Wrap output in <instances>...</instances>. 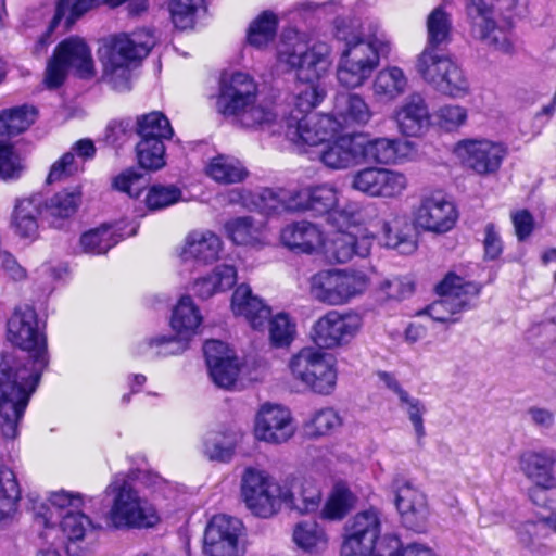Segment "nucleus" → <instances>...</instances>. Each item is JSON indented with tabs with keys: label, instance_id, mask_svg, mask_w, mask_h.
<instances>
[{
	"label": "nucleus",
	"instance_id": "28",
	"mask_svg": "<svg viewBox=\"0 0 556 556\" xmlns=\"http://www.w3.org/2000/svg\"><path fill=\"white\" fill-rule=\"evenodd\" d=\"M230 311L235 317L242 318L255 330H263L271 315L270 307L247 283L235 289L230 299Z\"/></svg>",
	"mask_w": 556,
	"mask_h": 556
},
{
	"label": "nucleus",
	"instance_id": "57",
	"mask_svg": "<svg viewBox=\"0 0 556 556\" xmlns=\"http://www.w3.org/2000/svg\"><path fill=\"white\" fill-rule=\"evenodd\" d=\"M433 117L440 128L454 131L466 124L468 110L459 104H444L435 110Z\"/></svg>",
	"mask_w": 556,
	"mask_h": 556
},
{
	"label": "nucleus",
	"instance_id": "44",
	"mask_svg": "<svg viewBox=\"0 0 556 556\" xmlns=\"http://www.w3.org/2000/svg\"><path fill=\"white\" fill-rule=\"evenodd\" d=\"M427 46L437 50V47L451 41L453 22L452 15L443 5L433 9L427 17Z\"/></svg>",
	"mask_w": 556,
	"mask_h": 556
},
{
	"label": "nucleus",
	"instance_id": "42",
	"mask_svg": "<svg viewBox=\"0 0 556 556\" xmlns=\"http://www.w3.org/2000/svg\"><path fill=\"white\" fill-rule=\"evenodd\" d=\"M37 111L29 105L14 106L0 112V139L8 140L29 128Z\"/></svg>",
	"mask_w": 556,
	"mask_h": 556
},
{
	"label": "nucleus",
	"instance_id": "36",
	"mask_svg": "<svg viewBox=\"0 0 556 556\" xmlns=\"http://www.w3.org/2000/svg\"><path fill=\"white\" fill-rule=\"evenodd\" d=\"M286 503L283 506L296 510L300 514H311L319 509L321 503V491L312 481H302L285 485Z\"/></svg>",
	"mask_w": 556,
	"mask_h": 556
},
{
	"label": "nucleus",
	"instance_id": "54",
	"mask_svg": "<svg viewBox=\"0 0 556 556\" xmlns=\"http://www.w3.org/2000/svg\"><path fill=\"white\" fill-rule=\"evenodd\" d=\"M99 3H101L100 0H59L55 13L50 21V29H55L64 17L67 26L72 25L76 18Z\"/></svg>",
	"mask_w": 556,
	"mask_h": 556
},
{
	"label": "nucleus",
	"instance_id": "16",
	"mask_svg": "<svg viewBox=\"0 0 556 556\" xmlns=\"http://www.w3.org/2000/svg\"><path fill=\"white\" fill-rule=\"evenodd\" d=\"M437 290L441 298L428 306L427 314L440 323H454L457 320L454 316L470 307L479 295L480 286L451 273Z\"/></svg>",
	"mask_w": 556,
	"mask_h": 556
},
{
	"label": "nucleus",
	"instance_id": "17",
	"mask_svg": "<svg viewBox=\"0 0 556 556\" xmlns=\"http://www.w3.org/2000/svg\"><path fill=\"white\" fill-rule=\"evenodd\" d=\"M454 152L468 169L488 177L500 172L508 155V147L500 140L467 138L456 143Z\"/></svg>",
	"mask_w": 556,
	"mask_h": 556
},
{
	"label": "nucleus",
	"instance_id": "13",
	"mask_svg": "<svg viewBox=\"0 0 556 556\" xmlns=\"http://www.w3.org/2000/svg\"><path fill=\"white\" fill-rule=\"evenodd\" d=\"M241 496L251 513L270 518L286 503L285 485L264 470L249 467L241 477Z\"/></svg>",
	"mask_w": 556,
	"mask_h": 556
},
{
	"label": "nucleus",
	"instance_id": "37",
	"mask_svg": "<svg viewBox=\"0 0 556 556\" xmlns=\"http://www.w3.org/2000/svg\"><path fill=\"white\" fill-rule=\"evenodd\" d=\"M41 203L42 201L39 195H31L16 201L13 212V226L20 237L35 238L37 236Z\"/></svg>",
	"mask_w": 556,
	"mask_h": 556
},
{
	"label": "nucleus",
	"instance_id": "6",
	"mask_svg": "<svg viewBox=\"0 0 556 556\" xmlns=\"http://www.w3.org/2000/svg\"><path fill=\"white\" fill-rule=\"evenodd\" d=\"M257 87L244 73H235L224 78L216 101L217 111L231 116L244 128H264L276 118L271 109L256 101Z\"/></svg>",
	"mask_w": 556,
	"mask_h": 556
},
{
	"label": "nucleus",
	"instance_id": "47",
	"mask_svg": "<svg viewBox=\"0 0 556 556\" xmlns=\"http://www.w3.org/2000/svg\"><path fill=\"white\" fill-rule=\"evenodd\" d=\"M342 425L340 414L332 407L315 410L304 424V431L309 438H320L330 434Z\"/></svg>",
	"mask_w": 556,
	"mask_h": 556
},
{
	"label": "nucleus",
	"instance_id": "1",
	"mask_svg": "<svg viewBox=\"0 0 556 556\" xmlns=\"http://www.w3.org/2000/svg\"><path fill=\"white\" fill-rule=\"evenodd\" d=\"M7 339L26 352L23 358L5 357L0 362V430L14 439L18 425L49 364L47 337L34 307L14 308L7 321Z\"/></svg>",
	"mask_w": 556,
	"mask_h": 556
},
{
	"label": "nucleus",
	"instance_id": "43",
	"mask_svg": "<svg viewBox=\"0 0 556 556\" xmlns=\"http://www.w3.org/2000/svg\"><path fill=\"white\" fill-rule=\"evenodd\" d=\"M206 175L219 184H238L248 175L241 162L232 156L217 155L205 167Z\"/></svg>",
	"mask_w": 556,
	"mask_h": 556
},
{
	"label": "nucleus",
	"instance_id": "2",
	"mask_svg": "<svg viewBox=\"0 0 556 556\" xmlns=\"http://www.w3.org/2000/svg\"><path fill=\"white\" fill-rule=\"evenodd\" d=\"M277 58L280 63L296 68L294 106L291 110L313 112L326 97L320 79L331 66L329 46L318 42L309 47L304 33L290 28L282 33Z\"/></svg>",
	"mask_w": 556,
	"mask_h": 556
},
{
	"label": "nucleus",
	"instance_id": "20",
	"mask_svg": "<svg viewBox=\"0 0 556 556\" xmlns=\"http://www.w3.org/2000/svg\"><path fill=\"white\" fill-rule=\"evenodd\" d=\"M392 492L402 523L412 530L422 531L430 517L427 495L410 480L403 477L394 478Z\"/></svg>",
	"mask_w": 556,
	"mask_h": 556
},
{
	"label": "nucleus",
	"instance_id": "33",
	"mask_svg": "<svg viewBox=\"0 0 556 556\" xmlns=\"http://www.w3.org/2000/svg\"><path fill=\"white\" fill-rule=\"evenodd\" d=\"M334 119L339 129L343 126H365L372 118V111L366 100L357 93H338L333 104Z\"/></svg>",
	"mask_w": 556,
	"mask_h": 556
},
{
	"label": "nucleus",
	"instance_id": "19",
	"mask_svg": "<svg viewBox=\"0 0 556 556\" xmlns=\"http://www.w3.org/2000/svg\"><path fill=\"white\" fill-rule=\"evenodd\" d=\"M458 219L455 204L440 192L425 194L413 212L416 229L443 235L451 231Z\"/></svg>",
	"mask_w": 556,
	"mask_h": 556
},
{
	"label": "nucleus",
	"instance_id": "56",
	"mask_svg": "<svg viewBox=\"0 0 556 556\" xmlns=\"http://www.w3.org/2000/svg\"><path fill=\"white\" fill-rule=\"evenodd\" d=\"M81 202V192L79 188L71 191L64 190L54 194L48 205V212L53 217L67 218L76 213Z\"/></svg>",
	"mask_w": 556,
	"mask_h": 556
},
{
	"label": "nucleus",
	"instance_id": "21",
	"mask_svg": "<svg viewBox=\"0 0 556 556\" xmlns=\"http://www.w3.org/2000/svg\"><path fill=\"white\" fill-rule=\"evenodd\" d=\"M362 325L358 314L330 311L314 324L312 339L319 348H340L348 344L358 333Z\"/></svg>",
	"mask_w": 556,
	"mask_h": 556
},
{
	"label": "nucleus",
	"instance_id": "15",
	"mask_svg": "<svg viewBox=\"0 0 556 556\" xmlns=\"http://www.w3.org/2000/svg\"><path fill=\"white\" fill-rule=\"evenodd\" d=\"M369 285L363 271L323 270L312 277L311 292L319 302L342 305L365 292Z\"/></svg>",
	"mask_w": 556,
	"mask_h": 556
},
{
	"label": "nucleus",
	"instance_id": "48",
	"mask_svg": "<svg viewBox=\"0 0 556 556\" xmlns=\"http://www.w3.org/2000/svg\"><path fill=\"white\" fill-rule=\"evenodd\" d=\"M121 237L112 226H102L83 233L80 248L85 253L103 254L117 244Z\"/></svg>",
	"mask_w": 556,
	"mask_h": 556
},
{
	"label": "nucleus",
	"instance_id": "12",
	"mask_svg": "<svg viewBox=\"0 0 556 556\" xmlns=\"http://www.w3.org/2000/svg\"><path fill=\"white\" fill-rule=\"evenodd\" d=\"M465 1L470 36L493 51L503 54L515 53L516 43L510 31L498 25L494 18V0ZM443 2L451 3L452 0Z\"/></svg>",
	"mask_w": 556,
	"mask_h": 556
},
{
	"label": "nucleus",
	"instance_id": "40",
	"mask_svg": "<svg viewBox=\"0 0 556 556\" xmlns=\"http://www.w3.org/2000/svg\"><path fill=\"white\" fill-rule=\"evenodd\" d=\"M294 544L305 553L317 555L328 547V535L316 521L304 520L298 522L292 532Z\"/></svg>",
	"mask_w": 556,
	"mask_h": 556
},
{
	"label": "nucleus",
	"instance_id": "8",
	"mask_svg": "<svg viewBox=\"0 0 556 556\" xmlns=\"http://www.w3.org/2000/svg\"><path fill=\"white\" fill-rule=\"evenodd\" d=\"M290 379L304 390L330 395L338 381V364L333 355L316 348H303L287 363Z\"/></svg>",
	"mask_w": 556,
	"mask_h": 556
},
{
	"label": "nucleus",
	"instance_id": "29",
	"mask_svg": "<svg viewBox=\"0 0 556 556\" xmlns=\"http://www.w3.org/2000/svg\"><path fill=\"white\" fill-rule=\"evenodd\" d=\"M323 146L319 161L326 167L343 170L359 165L357 135H336Z\"/></svg>",
	"mask_w": 556,
	"mask_h": 556
},
{
	"label": "nucleus",
	"instance_id": "59",
	"mask_svg": "<svg viewBox=\"0 0 556 556\" xmlns=\"http://www.w3.org/2000/svg\"><path fill=\"white\" fill-rule=\"evenodd\" d=\"M188 340L178 337L157 336L146 343L144 353L151 356H168L179 354L187 349Z\"/></svg>",
	"mask_w": 556,
	"mask_h": 556
},
{
	"label": "nucleus",
	"instance_id": "64",
	"mask_svg": "<svg viewBox=\"0 0 556 556\" xmlns=\"http://www.w3.org/2000/svg\"><path fill=\"white\" fill-rule=\"evenodd\" d=\"M383 544H387L389 548L388 556H437L430 547L424 544L413 543L402 547L395 535H386L381 546Z\"/></svg>",
	"mask_w": 556,
	"mask_h": 556
},
{
	"label": "nucleus",
	"instance_id": "52",
	"mask_svg": "<svg viewBox=\"0 0 556 556\" xmlns=\"http://www.w3.org/2000/svg\"><path fill=\"white\" fill-rule=\"evenodd\" d=\"M26 170L24 155L13 144L5 143L0 148V179L4 181L17 180Z\"/></svg>",
	"mask_w": 556,
	"mask_h": 556
},
{
	"label": "nucleus",
	"instance_id": "24",
	"mask_svg": "<svg viewBox=\"0 0 556 556\" xmlns=\"http://www.w3.org/2000/svg\"><path fill=\"white\" fill-rule=\"evenodd\" d=\"M359 164L376 163L394 165L410 160L415 154V147L410 141L378 137L369 139L357 135Z\"/></svg>",
	"mask_w": 556,
	"mask_h": 556
},
{
	"label": "nucleus",
	"instance_id": "49",
	"mask_svg": "<svg viewBox=\"0 0 556 556\" xmlns=\"http://www.w3.org/2000/svg\"><path fill=\"white\" fill-rule=\"evenodd\" d=\"M374 218L372 224H368L370 227L376 228L380 226L381 240L387 248L395 249L400 253H412L416 249V243L413 240L409 231L404 232L402 229H397L399 218H394L392 223L382 220L376 224Z\"/></svg>",
	"mask_w": 556,
	"mask_h": 556
},
{
	"label": "nucleus",
	"instance_id": "32",
	"mask_svg": "<svg viewBox=\"0 0 556 556\" xmlns=\"http://www.w3.org/2000/svg\"><path fill=\"white\" fill-rule=\"evenodd\" d=\"M222 249L223 242L213 231L194 230L186 237L180 256L184 261L210 264L218 260Z\"/></svg>",
	"mask_w": 556,
	"mask_h": 556
},
{
	"label": "nucleus",
	"instance_id": "51",
	"mask_svg": "<svg viewBox=\"0 0 556 556\" xmlns=\"http://www.w3.org/2000/svg\"><path fill=\"white\" fill-rule=\"evenodd\" d=\"M138 134L141 139H155L163 142L173 136V128L167 117L161 112H151L137 121Z\"/></svg>",
	"mask_w": 556,
	"mask_h": 556
},
{
	"label": "nucleus",
	"instance_id": "55",
	"mask_svg": "<svg viewBox=\"0 0 556 556\" xmlns=\"http://www.w3.org/2000/svg\"><path fill=\"white\" fill-rule=\"evenodd\" d=\"M268 331L271 345L285 348L291 344L295 336V324L288 314L278 313L268 318Z\"/></svg>",
	"mask_w": 556,
	"mask_h": 556
},
{
	"label": "nucleus",
	"instance_id": "4",
	"mask_svg": "<svg viewBox=\"0 0 556 556\" xmlns=\"http://www.w3.org/2000/svg\"><path fill=\"white\" fill-rule=\"evenodd\" d=\"M392 50L388 35L378 25L368 34L346 39L337 66V80L348 89L363 87Z\"/></svg>",
	"mask_w": 556,
	"mask_h": 556
},
{
	"label": "nucleus",
	"instance_id": "7",
	"mask_svg": "<svg viewBox=\"0 0 556 556\" xmlns=\"http://www.w3.org/2000/svg\"><path fill=\"white\" fill-rule=\"evenodd\" d=\"M379 215V208L375 204L364 206L357 212L348 210L331 213V219L338 227L331 239L326 237L325 249L320 253L345 263L354 255L365 257L369 254L375 235H358L356 225L359 223L372 224L374 218Z\"/></svg>",
	"mask_w": 556,
	"mask_h": 556
},
{
	"label": "nucleus",
	"instance_id": "10",
	"mask_svg": "<svg viewBox=\"0 0 556 556\" xmlns=\"http://www.w3.org/2000/svg\"><path fill=\"white\" fill-rule=\"evenodd\" d=\"M416 71L442 94L462 99L470 93V84L462 67L438 50L425 48L417 58Z\"/></svg>",
	"mask_w": 556,
	"mask_h": 556
},
{
	"label": "nucleus",
	"instance_id": "22",
	"mask_svg": "<svg viewBox=\"0 0 556 556\" xmlns=\"http://www.w3.org/2000/svg\"><path fill=\"white\" fill-rule=\"evenodd\" d=\"M295 431L296 427L289 408L273 403H264L260 406L253 428L256 440L269 444H281L289 441Z\"/></svg>",
	"mask_w": 556,
	"mask_h": 556
},
{
	"label": "nucleus",
	"instance_id": "25",
	"mask_svg": "<svg viewBox=\"0 0 556 556\" xmlns=\"http://www.w3.org/2000/svg\"><path fill=\"white\" fill-rule=\"evenodd\" d=\"M556 457L551 450H527L518 456L520 472L534 485L530 491L533 500L536 490H553L556 488Z\"/></svg>",
	"mask_w": 556,
	"mask_h": 556
},
{
	"label": "nucleus",
	"instance_id": "18",
	"mask_svg": "<svg viewBox=\"0 0 556 556\" xmlns=\"http://www.w3.org/2000/svg\"><path fill=\"white\" fill-rule=\"evenodd\" d=\"M405 173L381 166H368L351 176L350 187L371 199H399L408 189Z\"/></svg>",
	"mask_w": 556,
	"mask_h": 556
},
{
	"label": "nucleus",
	"instance_id": "5",
	"mask_svg": "<svg viewBox=\"0 0 556 556\" xmlns=\"http://www.w3.org/2000/svg\"><path fill=\"white\" fill-rule=\"evenodd\" d=\"M154 45L155 37L147 29L122 33L101 40L98 56L104 79L116 90L128 89L131 68L149 54Z\"/></svg>",
	"mask_w": 556,
	"mask_h": 556
},
{
	"label": "nucleus",
	"instance_id": "45",
	"mask_svg": "<svg viewBox=\"0 0 556 556\" xmlns=\"http://www.w3.org/2000/svg\"><path fill=\"white\" fill-rule=\"evenodd\" d=\"M356 496L343 482H338L332 488L320 516L326 520H341L355 506Z\"/></svg>",
	"mask_w": 556,
	"mask_h": 556
},
{
	"label": "nucleus",
	"instance_id": "30",
	"mask_svg": "<svg viewBox=\"0 0 556 556\" xmlns=\"http://www.w3.org/2000/svg\"><path fill=\"white\" fill-rule=\"evenodd\" d=\"M381 527L380 513L374 508L356 514L346 526L342 546L374 547L378 544Z\"/></svg>",
	"mask_w": 556,
	"mask_h": 556
},
{
	"label": "nucleus",
	"instance_id": "14",
	"mask_svg": "<svg viewBox=\"0 0 556 556\" xmlns=\"http://www.w3.org/2000/svg\"><path fill=\"white\" fill-rule=\"evenodd\" d=\"M288 140L299 146H323L339 132V123L332 115L290 110L281 121Z\"/></svg>",
	"mask_w": 556,
	"mask_h": 556
},
{
	"label": "nucleus",
	"instance_id": "63",
	"mask_svg": "<svg viewBox=\"0 0 556 556\" xmlns=\"http://www.w3.org/2000/svg\"><path fill=\"white\" fill-rule=\"evenodd\" d=\"M146 184L144 177L131 168L122 172L113 181L116 190L125 192L131 198H138Z\"/></svg>",
	"mask_w": 556,
	"mask_h": 556
},
{
	"label": "nucleus",
	"instance_id": "27",
	"mask_svg": "<svg viewBox=\"0 0 556 556\" xmlns=\"http://www.w3.org/2000/svg\"><path fill=\"white\" fill-rule=\"evenodd\" d=\"M279 240L288 250L303 254L320 253L326 245L323 229L308 220L287 224L280 230Z\"/></svg>",
	"mask_w": 556,
	"mask_h": 556
},
{
	"label": "nucleus",
	"instance_id": "35",
	"mask_svg": "<svg viewBox=\"0 0 556 556\" xmlns=\"http://www.w3.org/2000/svg\"><path fill=\"white\" fill-rule=\"evenodd\" d=\"M238 279L237 268L230 264H220L204 277L195 280L194 293L201 299H210L216 293L231 289Z\"/></svg>",
	"mask_w": 556,
	"mask_h": 556
},
{
	"label": "nucleus",
	"instance_id": "23",
	"mask_svg": "<svg viewBox=\"0 0 556 556\" xmlns=\"http://www.w3.org/2000/svg\"><path fill=\"white\" fill-rule=\"evenodd\" d=\"M242 522L226 515H216L204 531L203 552L206 556H239Z\"/></svg>",
	"mask_w": 556,
	"mask_h": 556
},
{
	"label": "nucleus",
	"instance_id": "3",
	"mask_svg": "<svg viewBox=\"0 0 556 556\" xmlns=\"http://www.w3.org/2000/svg\"><path fill=\"white\" fill-rule=\"evenodd\" d=\"M83 506L80 493L64 490L51 492L47 501L33 506L35 521L47 530L54 528L55 517L61 518L59 529L68 556H90L93 553L94 523L80 511Z\"/></svg>",
	"mask_w": 556,
	"mask_h": 556
},
{
	"label": "nucleus",
	"instance_id": "60",
	"mask_svg": "<svg viewBox=\"0 0 556 556\" xmlns=\"http://www.w3.org/2000/svg\"><path fill=\"white\" fill-rule=\"evenodd\" d=\"M180 199L181 191L177 187L154 185L146 195V204L150 210H161L177 203Z\"/></svg>",
	"mask_w": 556,
	"mask_h": 556
},
{
	"label": "nucleus",
	"instance_id": "62",
	"mask_svg": "<svg viewBox=\"0 0 556 556\" xmlns=\"http://www.w3.org/2000/svg\"><path fill=\"white\" fill-rule=\"evenodd\" d=\"M81 169V164L72 152L64 153L55 161L47 176V184L61 181Z\"/></svg>",
	"mask_w": 556,
	"mask_h": 556
},
{
	"label": "nucleus",
	"instance_id": "9",
	"mask_svg": "<svg viewBox=\"0 0 556 556\" xmlns=\"http://www.w3.org/2000/svg\"><path fill=\"white\" fill-rule=\"evenodd\" d=\"M105 494L112 498L105 519L115 529L153 528L161 520L154 505L124 480H113L106 486Z\"/></svg>",
	"mask_w": 556,
	"mask_h": 556
},
{
	"label": "nucleus",
	"instance_id": "31",
	"mask_svg": "<svg viewBox=\"0 0 556 556\" xmlns=\"http://www.w3.org/2000/svg\"><path fill=\"white\" fill-rule=\"evenodd\" d=\"M224 230L237 245L262 249L268 244L265 223L252 216L230 218L224 224Z\"/></svg>",
	"mask_w": 556,
	"mask_h": 556
},
{
	"label": "nucleus",
	"instance_id": "61",
	"mask_svg": "<svg viewBox=\"0 0 556 556\" xmlns=\"http://www.w3.org/2000/svg\"><path fill=\"white\" fill-rule=\"evenodd\" d=\"M400 407L408 416L417 437H424V415L426 413V407L424 403L419 399L412 396L409 393H402V400H400Z\"/></svg>",
	"mask_w": 556,
	"mask_h": 556
},
{
	"label": "nucleus",
	"instance_id": "26",
	"mask_svg": "<svg viewBox=\"0 0 556 556\" xmlns=\"http://www.w3.org/2000/svg\"><path fill=\"white\" fill-rule=\"evenodd\" d=\"M391 119L402 136L417 138L429 129L431 115L425 99L410 94L395 106Z\"/></svg>",
	"mask_w": 556,
	"mask_h": 556
},
{
	"label": "nucleus",
	"instance_id": "39",
	"mask_svg": "<svg viewBox=\"0 0 556 556\" xmlns=\"http://www.w3.org/2000/svg\"><path fill=\"white\" fill-rule=\"evenodd\" d=\"M202 315L190 296H182L175 306L170 326L178 337L190 340L198 333Z\"/></svg>",
	"mask_w": 556,
	"mask_h": 556
},
{
	"label": "nucleus",
	"instance_id": "50",
	"mask_svg": "<svg viewBox=\"0 0 556 556\" xmlns=\"http://www.w3.org/2000/svg\"><path fill=\"white\" fill-rule=\"evenodd\" d=\"M277 16L265 11L261 13L251 24L248 30V42L255 48L266 47L275 38L277 31Z\"/></svg>",
	"mask_w": 556,
	"mask_h": 556
},
{
	"label": "nucleus",
	"instance_id": "11",
	"mask_svg": "<svg viewBox=\"0 0 556 556\" xmlns=\"http://www.w3.org/2000/svg\"><path fill=\"white\" fill-rule=\"evenodd\" d=\"M70 70L81 78H91L96 74L91 48L86 40L72 36L62 40L54 49L46 68L45 84L48 88L60 87Z\"/></svg>",
	"mask_w": 556,
	"mask_h": 556
},
{
	"label": "nucleus",
	"instance_id": "46",
	"mask_svg": "<svg viewBox=\"0 0 556 556\" xmlns=\"http://www.w3.org/2000/svg\"><path fill=\"white\" fill-rule=\"evenodd\" d=\"M237 444L236 435L229 431H210L203 439V453L212 460L228 462Z\"/></svg>",
	"mask_w": 556,
	"mask_h": 556
},
{
	"label": "nucleus",
	"instance_id": "58",
	"mask_svg": "<svg viewBox=\"0 0 556 556\" xmlns=\"http://www.w3.org/2000/svg\"><path fill=\"white\" fill-rule=\"evenodd\" d=\"M309 211L318 214L330 213L339 202V192L330 184L311 186Z\"/></svg>",
	"mask_w": 556,
	"mask_h": 556
},
{
	"label": "nucleus",
	"instance_id": "41",
	"mask_svg": "<svg viewBox=\"0 0 556 556\" xmlns=\"http://www.w3.org/2000/svg\"><path fill=\"white\" fill-rule=\"evenodd\" d=\"M20 500L21 488L15 472L8 467H0V523L14 518Z\"/></svg>",
	"mask_w": 556,
	"mask_h": 556
},
{
	"label": "nucleus",
	"instance_id": "53",
	"mask_svg": "<svg viewBox=\"0 0 556 556\" xmlns=\"http://www.w3.org/2000/svg\"><path fill=\"white\" fill-rule=\"evenodd\" d=\"M137 157L141 167L157 170L165 165V146L161 140L141 139L137 144Z\"/></svg>",
	"mask_w": 556,
	"mask_h": 556
},
{
	"label": "nucleus",
	"instance_id": "34",
	"mask_svg": "<svg viewBox=\"0 0 556 556\" xmlns=\"http://www.w3.org/2000/svg\"><path fill=\"white\" fill-rule=\"evenodd\" d=\"M408 87V77L396 65H387L379 70L371 83L372 97L377 102H392L404 94Z\"/></svg>",
	"mask_w": 556,
	"mask_h": 556
},
{
	"label": "nucleus",
	"instance_id": "38",
	"mask_svg": "<svg viewBox=\"0 0 556 556\" xmlns=\"http://www.w3.org/2000/svg\"><path fill=\"white\" fill-rule=\"evenodd\" d=\"M170 21L179 30H192L206 16L205 0H169Z\"/></svg>",
	"mask_w": 556,
	"mask_h": 556
}]
</instances>
